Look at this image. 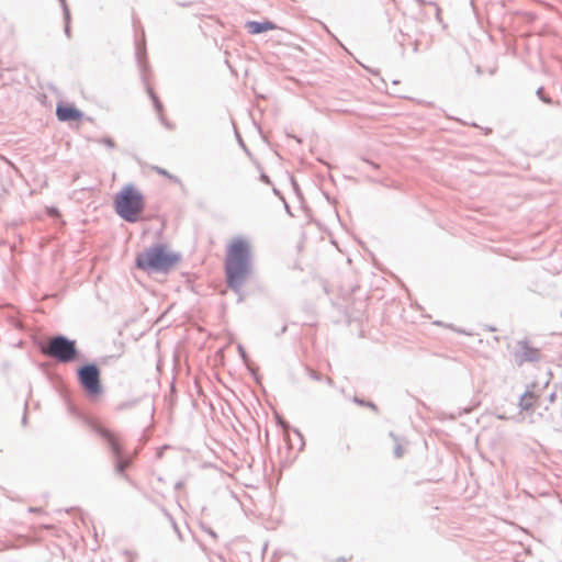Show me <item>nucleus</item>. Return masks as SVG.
Instances as JSON below:
<instances>
[{
  "label": "nucleus",
  "mask_w": 562,
  "mask_h": 562,
  "mask_svg": "<svg viewBox=\"0 0 562 562\" xmlns=\"http://www.w3.org/2000/svg\"><path fill=\"white\" fill-rule=\"evenodd\" d=\"M250 244L244 238H234L227 246L225 273L228 285L237 290L249 272Z\"/></svg>",
  "instance_id": "f257e3e1"
},
{
  "label": "nucleus",
  "mask_w": 562,
  "mask_h": 562,
  "mask_svg": "<svg viewBox=\"0 0 562 562\" xmlns=\"http://www.w3.org/2000/svg\"><path fill=\"white\" fill-rule=\"evenodd\" d=\"M181 256L166 245H155L136 257V267L147 272H168L173 269Z\"/></svg>",
  "instance_id": "f03ea898"
},
{
  "label": "nucleus",
  "mask_w": 562,
  "mask_h": 562,
  "mask_svg": "<svg viewBox=\"0 0 562 562\" xmlns=\"http://www.w3.org/2000/svg\"><path fill=\"white\" fill-rule=\"evenodd\" d=\"M116 213L127 222H137L145 207L142 192L133 186L124 187L114 199Z\"/></svg>",
  "instance_id": "7ed1b4c3"
},
{
  "label": "nucleus",
  "mask_w": 562,
  "mask_h": 562,
  "mask_svg": "<svg viewBox=\"0 0 562 562\" xmlns=\"http://www.w3.org/2000/svg\"><path fill=\"white\" fill-rule=\"evenodd\" d=\"M42 351L60 362H69L76 358L75 342L63 336L52 338Z\"/></svg>",
  "instance_id": "20e7f679"
},
{
  "label": "nucleus",
  "mask_w": 562,
  "mask_h": 562,
  "mask_svg": "<svg viewBox=\"0 0 562 562\" xmlns=\"http://www.w3.org/2000/svg\"><path fill=\"white\" fill-rule=\"evenodd\" d=\"M93 430L108 443L114 454L116 472L123 473L125 469L130 467L131 460L122 457V443L120 437L112 430L100 425L93 426Z\"/></svg>",
  "instance_id": "39448f33"
},
{
  "label": "nucleus",
  "mask_w": 562,
  "mask_h": 562,
  "mask_svg": "<svg viewBox=\"0 0 562 562\" xmlns=\"http://www.w3.org/2000/svg\"><path fill=\"white\" fill-rule=\"evenodd\" d=\"M78 378L89 397L95 398L102 393L100 371L94 364L80 368Z\"/></svg>",
  "instance_id": "423d86ee"
},
{
  "label": "nucleus",
  "mask_w": 562,
  "mask_h": 562,
  "mask_svg": "<svg viewBox=\"0 0 562 562\" xmlns=\"http://www.w3.org/2000/svg\"><path fill=\"white\" fill-rule=\"evenodd\" d=\"M514 361L517 366H522L525 362H536L540 359V350L533 347L527 340L517 341L513 349Z\"/></svg>",
  "instance_id": "0eeeda50"
},
{
  "label": "nucleus",
  "mask_w": 562,
  "mask_h": 562,
  "mask_svg": "<svg viewBox=\"0 0 562 562\" xmlns=\"http://www.w3.org/2000/svg\"><path fill=\"white\" fill-rule=\"evenodd\" d=\"M56 115L59 121H79L82 117V113L71 104H58L56 109Z\"/></svg>",
  "instance_id": "6e6552de"
},
{
  "label": "nucleus",
  "mask_w": 562,
  "mask_h": 562,
  "mask_svg": "<svg viewBox=\"0 0 562 562\" xmlns=\"http://www.w3.org/2000/svg\"><path fill=\"white\" fill-rule=\"evenodd\" d=\"M540 395L531 390L526 391L519 401V406L522 411H533L539 405Z\"/></svg>",
  "instance_id": "1a4fd4ad"
},
{
  "label": "nucleus",
  "mask_w": 562,
  "mask_h": 562,
  "mask_svg": "<svg viewBox=\"0 0 562 562\" xmlns=\"http://www.w3.org/2000/svg\"><path fill=\"white\" fill-rule=\"evenodd\" d=\"M277 25L271 21H249L246 23V29L252 35L260 34L268 31L277 30Z\"/></svg>",
  "instance_id": "9d476101"
},
{
  "label": "nucleus",
  "mask_w": 562,
  "mask_h": 562,
  "mask_svg": "<svg viewBox=\"0 0 562 562\" xmlns=\"http://www.w3.org/2000/svg\"><path fill=\"white\" fill-rule=\"evenodd\" d=\"M395 453H396V456H397V457H402V456H403L404 451H403V449H402V447H401V446H398V447L396 448Z\"/></svg>",
  "instance_id": "9b49d317"
},
{
  "label": "nucleus",
  "mask_w": 562,
  "mask_h": 562,
  "mask_svg": "<svg viewBox=\"0 0 562 562\" xmlns=\"http://www.w3.org/2000/svg\"><path fill=\"white\" fill-rule=\"evenodd\" d=\"M157 172H159L160 175H164V176H167L169 178H172L170 175H168V172L166 170H162L160 168H156Z\"/></svg>",
  "instance_id": "f8f14e48"
}]
</instances>
